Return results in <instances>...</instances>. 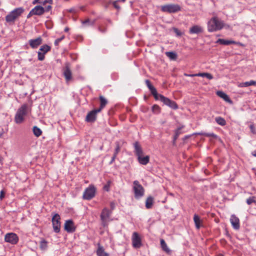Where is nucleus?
<instances>
[{
    "instance_id": "nucleus-1",
    "label": "nucleus",
    "mask_w": 256,
    "mask_h": 256,
    "mask_svg": "<svg viewBox=\"0 0 256 256\" xmlns=\"http://www.w3.org/2000/svg\"><path fill=\"white\" fill-rule=\"evenodd\" d=\"M224 26V22L216 16L212 18L208 22V30L209 32H216Z\"/></svg>"
},
{
    "instance_id": "nucleus-2",
    "label": "nucleus",
    "mask_w": 256,
    "mask_h": 256,
    "mask_svg": "<svg viewBox=\"0 0 256 256\" xmlns=\"http://www.w3.org/2000/svg\"><path fill=\"white\" fill-rule=\"evenodd\" d=\"M24 12V9L21 7L14 9L6 16V22L9 23H14L15 20L18 18Z\"/></svg>"
},
{
    "instance_id": "nucleus-3",
    "label": "nucleus",
    "mask_w": 256,
    "mask_h": 256,
    "mask_svg": "<svg viewBox=\"0 0 256 256\" xmlns=\"http://www.w3.org/2000/svg\"><path fill=\"white\" fill-rule=\"evenodd\" d=\"M28 112V105L26 104L22 105L18 110L14 117L16 123L20 124L22 122L24 117Z\"/></svg>"
},
{
    "instance_id": "nucleus-4",
    "label": "nucleus",
    "mask_w": 256,
    "mask_h": 256,
    "mask_svg": "<svg viewBox=\"0 0 256 256\" xmlns=\"http://www.w3.org/2000/svg\"><path fill=\"white\" fill-rule=\"evenodd\" d=\"M160 10L164 12L176 13L180 11L181 7L178 4H170L161 6Z\"/></svg>"
},
{
    "instance_id": "nucleus-5",
    "label": "nucleus",
    "mask_w": 256,
    "mask_h": 256,
    "mask_svg": "<svg viewBox=\"0 0 256 256\" xmlns=\"http://www.w3.org/2000/svg\"><path fill=\"white\" fill-rule=\"evenodd\" d=\"M133 184L134 197L136 199H139L144 195V189L138 180H134Z\"/></svg>"
},
{
    "instance_id": "nucleus-6",
    "label": "nucleus",
    "mask_w": 256,
    "mask_h": 256,
    "mask_svg": "<svg viewBox=\"0 0 256 256\" xmlns=\"http://www.w3.org/2000/svg\"><path fill=\"white\" fill-rule=\"evenodd\" d=\"M96 192V188L94 186V185H90L84 190L82 195V198L85 200H90L94 197Z\"/></svg>"
},
{
    "instance_id": "nucleus-7",
    "label": "nucleus",
    "mask_w": 256,
    "mask_h": 256,
    "mask_svg": "<svg viewBox=\"0 0 256 256\" xmlns=\"http://www.w3.org/2000/svg\"><path fill=\"white\" fill-rule=\"evenodd\" d=\"M112 214V211L108 208H104L101 212L100 218L102 221V224L103 226H108L110 218Z\"/></svg>"
},
{
    "instance_id": "nucleus-8",
    "label": "nucleus",
    "mask_w": 256,
    "mask_h": 256,
    "mask_svg": "<svg viewBox=\"0 0 256 256\" xmlns=\"http://www.w3.org/2000/svg\"><path fill=\"white\" fill-rule=\"evenodd\" d=\"M52 9V6L48 5L45 8L40 6H36L32 9V12L34 15L41 16L45 12H48Z\"/></svg>"
},
{
    "instance_id": "nucleus-9",
    "label": "nucleus",
    "mask_w": 256,
    "mask_h": 256,
    "mask_svg": "<svg viewBox=\"0 0 256 256\" xmlns=\"http://www.w3.org/2000/svg\"><path fill=\"white\" fill-rule=\"evenodd\" d=\"M51 47L48 44L42 46L38 52V58L39 60L42 61L44 59L45 54L50 51Z\"/></svg>"
},
{
    "instance_id": "nucleus-10",
    "label": "nucleus",
    "mask_w": 256,
    "mask_h": 256,
    "mask_svg": "<svg viewBox=\"0 0 256 256\" xmlns=\"http://www.w3.org/2000/svg\"><path fill=\"white\" fill-rule=\"evenodd\" d=\"M60 218L58 214H56L52 218V223L54 230L55 232L58 233L60 230Z\"/></svg>"
},
{
    "instance_id": "nucleus-11",
    "label": "nucleus",
    "mask_w": 256,
    "mask_h": 256,
    "mask_svg": "<svg viewBox=\"0 0 256 256\" xmlns=\"http://www.w3.org/2000/svg\"><path fill=\"white\" fill-rule=\"evenodd\" d=\"M132 246L134 248H140L142 245L141 238L136 232L132 234Z\"/></svg>"
},
{
    "instance_id": "nucleus-12",
    "label": "nucleus",
    "mask_w": 256,
    "mask_h": 256,
    "mask_svg": "<svg viewBox=\"0 0 256 256\" xmlns=\"http://www.w3.org/2000/svg\"><path fill=\"white\" fill-rule=\"evenodd\" d=\"M160 100L164 104L174 110H176L178 108V106L175 102L170 100L168 98H166L164 96H160Z\"/></svg>"
},
{
    "instance_id": "nucleus-13",
    "label": "nucleus",
    "mask_w": 256,
    "mask_h": 256,
    "mask_svg": "<svg viewBox=\"0 0 256 256\" xmlns=\"http://www.w3.org/2000/svg\"><path fill=\"white\" fill-rule=\"evenodd\" d=\"M4 240L6 242L15 244H17L18 241V237L14 233H8L5 235Z\"/></svg>"
},
{
    "instance_id": "nucleus-14",
    "label": "nucleus",
    "mask_w": 256,
    "mask_h": 256,
    "mask_svg": "<svg viewBox=\"0 0 256 256\" xmlns=\"http://www.w3.org/2000/svg\"><path fill=\"white\" fill-rule=\"evenodd\" d=\"M63 74L66 82H68L72 80V73L70 70V65L68 63L66 64L65 66L63 68Z\"/></svg>"
},
{
    "instance_id": "nucleus-15",
    "label": "nucleus",
    "mask_w": 256,
    "mask_h": 256,
    "mask_svg": "<svg viewBox=\"0 0 256 256\" xmlns=\"http://www.w3.org/2000/svg\"><path fill=\"white\" fill-rule=\"evenodd\" d=\"M42 43V39L41 36L36 38L30 39L28 40V44L32 49L37 48Z\"/></svg>"
},
{
    "instance_id": "nucleus-16",
    "label": "nucleus",
    "mask_w": 256,
    "mask_h": 256,
    "mask_svg": "<svg viewBox=\"0 0 256 256\" xmlns=\"http://www.w3.org/2000/svg\"><path fill=\"white\" fill-rule=\"evenodd\" d=\"M100 111H98L97 109L94 110L89 112L86 116V120L87 122H94L96 118V114Z\"/></svg>"
},
{
    "instance_id": "nucleus-17",
    "label": "nucleus",
    "mask_w": 256,
    "mask_h": 256,
    "mask_svg": "<svg viewBox=\"0 0 256 256\" xmlns=\"http://www.w3.org/2000/svg\"><path fill=\"white\" fill-rule=\"evenodd\" d=\"M64 230L68 232H72L75 231L76 228L72 220L66 221L64 224Z\"/></svg>"
},
{
    "instance_id": "nucleus-18",
    "label": "nucleus",
    "mask_w": 256,
    "mask_h": 256,
    "mask_svg": "<svg viewBox=\"0 0 256 256\" xmlns=\"http://www.w3.org/2000/svg\"><path fill=\"white\" fill-rule=\"evenodd\" d=\"M230 222L234 228L236 230L240 228V220L235 215H232L230 218Z\"/></svg>"
},
{
    "instance_id": "nucleus-19",
    "label": "nucleus",
    "mask_w": 256,
    "mask_h": 256,
    "mask_svg": "<svg viewBox=\"0 0 256 256\" xmlns=\"http://www.w3.org/2000/svg\"><path fill=\"white\" fill-rule=\"evenodd\" d=\"M194 221L196 229L199 230L201 227L204 226L203 220L200 219V217L198 214H195L194 215Z\"/></svg>"
},
{
    "instance_id": "nucleus-20",
    "label": "nucleus",
    "mask_w": 256,
    "mask_h": 256,
    "mask_svg": "<svg viewBox=\"0 0 256 256\" xmlns=\"http://www.w3.org/2000/svg\"><path fill=\"white\" fill-rule=\"evenodd\" d=\"M202 32H203L202 28L200 26H198V25H195V26H192V28H190V30H189V32L190 34H198Z\"/></svg>"
},
{
    "instance_id": "nucleus-21",
    "label": "nucleus",
    "mask_w": 256,
    "mask_h": 256,
    "mask_svg": "<svg viewBox=\"0 0 256 256\" xmlns=\"http://www.w3.org/2000/svg\"><path fill=\"white\" fill-rule=\"evenodd\" d=\"M216 43L220 44L222 45H230L231 44H240V42H236L234 40H226L224 39L219 38L216 42Z\"/></svg>"
},
{
    "instance_id": "nucleus-22",
    "label": "nucleus",
    "mask_w": 256,
    "mask_h": 256,
    "mask_svg": "<svg viewBox=\"0 0 256 256\" xmlns=\"http://www.w3.org/2000/svg\"><path fill=\"white\" fill-rule=\"evenodd\" d=\"M134 152L138 157L142 155L143 152L141 146L138 142H136L134 144Z\"/></svg>"
},
{
    "instance_id": "nucleus-23",
    "label": "nucleus",
    "mask_w": 256,
    "mask_h": 256,
    "mask_svg": "<svg viewBox=\"0 0 256 256\" xmlns=\"http://www.w3.org/2000/svg\"><path fill=\"white\" fill-rule=\"evenodd\" d=\"M98 248L96 250V254L98 256H109V254L105 252L102 246L98 244Z\"/></svg>"
},
{
    "instance_id": "nucleus-24",
    "label": "nucleus",
    "mask_w": 256,
    "mask_h": 256,
    "mask_svg": "<svg viewBox=\"0 0 256 256\" xmlns=\"http://www.w3.org/2000/svg\"><path fill=\"white\" fill-rule=\"evenodd\" d=\"M138 160L140 164L146 165L150 161V156H143L142 155L138 157Z\"/></svg>"
},
{
    "instance_id": "nucleus-25",
    "label": "nucleus",
    "mask_w": 256,
    "mask_h": 256,
    "mask_svg": "<svg viewBox=\"0 0 256 256\" xmlns=\"http://www.w3.org/2000/svg\"><path fill=\"white\" fill-rule=\"evenodd\" d=\"M100 106L99 108H97L98 111H100V112L101 110L106 106L108 103V101L106 100L102 96H100Z\"/></svg>"
},
{
    "instance_id": "nucleus-26",
    "label": "nucleus",
    "mask_w": 256,
    "mask_h": 256,
    "mask_svg": "<svg viewBox=\"0 0 256 256\" xmlns=\"http://www.w3.org/2000/svg\"><path fill=\"white\" fill-rule=\"evenodd\" d=\"M150 91L152 94L154 96L156 100H160V96H163L162 95L160 94H158L154 86L150 89Z\"/></svg>"
},
{
    "instance_id": "nucleus-27",
    "label": "nucleus",
    "mask_w": 256,
    "mask_h": 256,
    "mask_svg": "<svg viewBox=\"0 0 256 256\" xmlns=\"http://www.w3.org/2000/svg\"><path fill=\"white\" fill-rule=\"evenodd\" d=\"M160 246L162 247V250L165 252L167 254H170V250L168 248L166 244V243L165 241L163 239H161L160 240Z\"/></svg>"
},
{
    "instance_id": "nucleus-28",
    "label": "nucleus",
    "mask_w": 256,
    "mask_h": 256,
    "mask_svg": "<svg viewBox=\"0 0 256 256\" xmlns=\"http://www.w3.org/2000/svg\"><path fill=\"white\" fill-rule=\"evenodd\" d=\"M216 94L218 96H220V98L224 99L225 101L228 102H230V98L228 97V96L224 92H223L218 91L216 92Z\"/></svg>"
},
{
    "instance_id": "nucleus-29",
    "label": "nucleus",
    "mask_w": 256,
    "mask_h": 256,
    "mask_svg": "<svg viewBox=\"0 0 256 256\" xmlns=\"http://www.w3.org/2000/svg\"><path fill=\"white\" fill-rule=\"evenodd\" d=\"M154 204V198L152 196H148L146 202V208L149 209L152 208Z\"/></svg>"
},
{
    "instance_id": "nucleus-30",
    "label": "nucleus",
    "mask_w": 256,
    "mask_h": 256,
    "mask_svg": "<svg viewBox=\"0 0 256 256\" xmlns=\"http://www.w3.org/2000/svg\"><path fill=\"white\" fill-rule=\"evenodd\" d=\"M165 54L171 60H176L178 57L177 54L173 52H167Z\"/></svg>"
},
{
    "instance_id": "nucleus-31",
    "label": "nucleus",
    "mask_w": 256,
    "mask_h": 256,
    "mask_svg": "<svg viewBox=\"0 0 256 256\" xmlns=\"http://www.w3.org/2000/svg\"><path fill=\"white\" fill-rule=\"evenodd\" d=\"M32 132L34 135L36 137L40 136L42 134V130L36 126L33 127Z\"/></svg>"
},
{
    "instance_id": "nucleus-32",
    "label": "nucleus",
    "mask_w": 256,
    "mask_h": 256,
    "mask_svg": "<svg viewBox=\"0 0 256 256\" xmlns=\"http://www.w3.org/2000/svg\"><path fill=\"white\" fill-rule=\"evenodd\" d=\"M216 122L220 125L224 126L226 124V121L222 117H216L215 118Z\"/></svg>"
},
{
    "instance_id": "nucleus-33",
    "label": "nucleus",
    "mask_w": 256,
    "mask_h": 256,
    "mask_svg": "<svg viewBox=\"0 0 256 256\" xmlns=\"http://www.w3.org/2000/svg\"><path fill=\"white\" fill-rule=\"evenodd\" d=\"M115 144H116V148L114 150V155L117 156L118 154L119 153V152L120 150V142H116Z\"/></svg>"
},
{
    "instance_id": "nucleus-34",
    "label": "nucleus",
    "mask_w": 256,
    "mask_h": 256,
    "mask_svg": "<svg viewBox=\"0 0 256 256\" xmlns=\"http://www.w3.org/2000/svg\"><path fill=\"white\" fill-rule=\"evenodd\" d=\"M47 244H48V242L46 240H42L40 242V248L42 250H46L48 246Z\"/></svg>"
},
{
    "instance_id": "nucleus-35",
    "label": "nucleus",
    "mask_w": 256,
    "mask_h": 256,
    "mask_svg": "<svg viewBox=\"0 0 256 256\" xmlns=\"http://www.w3.org/2000/svg\"><path fill=\"white\" fill-rule=\"evenodd\" d=\"M180 129L181 128H178L176 130V132H175V135L174 136V144L175 143V142L176 140V139L178 138L179 135L180 134Z\"/></svg>"
},
{
    "instance_id": "nucleus-36",
    "label": "nucleus",
    "mask_w": 256,
    "mask_h": 256,
    "mask_svg": "<svg viewBox=\"0 0 256 256\" xmlns=\"http://www.w3.org/2000/svg\"><path fill=\"white\" fill-rule=\"evenodd\" d=\"M255 199H256L255 196L250 197L248 198L246 200L247 204L248 205H250L253 202L256 203V200Z\"/></svg>"
},
{
    "instance_id": "nucleus-37",
    "label": "nucleus",
    "mask_w": 256,
    "mask_h": 256,
    "mask_svg": "<svg viewBox=\"0 0 256 256\" xmlns=\"http://www.w3.org/2000/svg\"><path fill=\"white\" fill-rule=\"evenodd\" d=\"M152 110L154 112L160 113V107L156 104H154L152 107Z\"/></svg>"
},
{
    "instance_id": "nucleus-38",
    "label": "nucleus",
    "mask_w": 256,
    "mask_h": 256,
    "mask_svg": "<svg viewBox=\"0 0 256 256\" xmlns=\"http://www.w3.org/2000/svg\"><path fill=\"white\" fill-rule=\"evenodd\" d=\"M94 21H90L89 19H87L82 22L84 24H86L88 26H92L94 24Z\"/></svg>"
},
{
    "instance_id": "nucleus-39",
    "label": "nucleus",
    "mask_w": 256,
    "mask_h": 256,
    "mask_svg": "<svg viewBox=\"0 0 256 256\" xmlns=\"http://www.w3.org/2000/svg\"><path fill=\"white\" fill-rule=\"evenodd\" d=\"M204 135L206 137H212L214 138H216L218 136L214 133H204Z\"/></svg>"
},
{
    "instance_id": "nucleus-40",
    "label": "nucleus",
    "mask_w": 256,
    "mask_h": 256,
    "mask_svg": "<svg viewBox=\"0 0 256 256\" xmlns=\"http://www.w3.org/2000/svg\"><path fill=\"white\" fill-rule=\"evenodd\" d=\"M110 183L111 182L109 180L107 182V184L104 186L103 188L104 190L106 192H108L110 190Z\"/></svg>"
},
{
    "instance_id": "nucleus-41",
    "label": "nucleus",
    "mask_w": 256,
    "mask_h": 256,
    "mask_svg": "<svg viewBox=\"0 0 256 256\" xmlns=\"http://www.w3.org/2000/svg\"><path fill=\"white\" fill-rule=\"evenodd\" d=\"M64 38V36H62L61 38H57L55 40L54 44L55 46H57L58 45L59 43Z\"/></svg>"
},
{
    "instance_id": "nucleus-42",
    "label": "nucleus",
    "mask_w": 256,
    "mask_h": 256,
    "mask_svg": "<svg viewBox=\"0 0 256 256\" xmlns=\"http://www.w3.org/2000/svg\"><path fill=\"white\" fill-rule=\"evenodd\" d=\"M238 86L239 88L242 87H247L248 86V82H240L238 84Z\"/></svg>"
},
{
    "instance_id": "nucleus-43",
    "label": "nucleus",
    "mask_w": 256,
    "mask_h": 256,
    "mask_svg": "<svg viewBox=\"0 0 256 256\" xmlns=\"http://www.w3.org/2000/svg\"><path fill=\"white\" fill-rule=\"evenodd\" d=\"M118 2H120V0H115L112 3L114 6L117 10H120V6L118 4Z\"/></svg>"
},
{
    "instance_id": "nucleus-44",
    "label": "nucleus",
    "mask_w": 256,
    "mask_h": 256,
    "mask_svg": "<svg viewBox=\"0 0 256 256\" xmlns=\"http://www.w3.org/2000/svg\"><path fill=\"white\" fill-rule=\"evenodd\" d=\"M250 128L251 132L254 134H256V130L254 124H250Z\"/></svg>"
},
{
    "instance_id": "nucleus-45",
    "label": "nucleus",
    "mask_w": 256,
    "mask_h": 256,
    "mask_svg": "<svg viewBox=\"0 0 256 256\" xmlns=\"http://www.w3.org/2000/svg\"><path fill=\"white\" fill-rule=\"evenodd\" d=\"M146 84L149 90L153 86L151 84L150 82L148 80H146Z\"/></svg>"
},
{
    "instance_id": "nucleus-46",
    "label": "nucleus",
    "mask_w": 256,
    "mask_h": 256,
    "mask_svg": "<svg viewBox=\"0 0 256 256\" xmlns=\"http://www.w3.org/2000/svg\"><path fill=\"white\" fill-rule=\"evenodd\" d=\"M205 77L209 80H212L213 78V76L209 73L206 72Z\"/></svg>"
},
{
    "instance_id": "nucleus-47",
    "label": "nucleus",
    "mask_w": 256,
    "mask_h": 256,
    "mask_svg": "<svg viewBox=\"0 0 256 256\" xmlns=\"http://www.w3.org/2000/svg\"><path fill=\"white\" fill-rule=\"evenodd\" d=\"M174 32L178 36H180L182 35V33L178 29V28H174Z\"/></svg>"
},
{
    "instance_id": "nucleus-48",
    "label": "nucleus",
    "mask_w": 256,
    "mask_h": 256,
    "mask_svg": "<svg viewBox=\"0 0 256 256\" xmlns=\"http://www.w3.org/2000/svg\"><path fill=\"white\" fill-rule=\"evenodd\" d=\"M248 86H256V81H254V80H250V82H248Z\"/></svg>"
},
{
    "instance_id": "nucleus-49",
    "label": "nucleus",
    "mask_w": 256,
    "mask_h": 256,
    "mask_svg": "<svg viewBox=\"0 0 256 256\" xmlns=\"http://www.w3.org/2000/svg\"><path fill=\"white\" fill-rule=\"evenodd\" d=\"M206 72H203V73H198L196 74V76H202V77H205Z\"/></svg>"
},
{
    "instance_id": "nucleus-50",
    "label": "nucleus",
    "mask_w": 256,
    "mask_h": 256,
    "mask_svg": "<svg viewBox=\"0 0 256 256\" xmlns=\"http://www.w3.org/2000/svg\"><path fill=\"white\" fill-rule=\"evenodd\" d=\"M116 156H115V155H114V154H113V156H112V160H110V164H112V163L114 162V160H116Z\"/></svg>"
},
{
    "instance_id": "nucleus-51",
    "label": "nucleus",
    "mask_w": 256,
    "mask_h": 256,
    "mask_svg": "<svg viewBox=\"0 0 256 256\" xmlns=\"http://www.w3.org/2000/svg\"><path fill=\"white\" fill-rule=\"evenodd\" d=\"M184 75L186 76H190V77H194V76H196V74H184Z\"/></svg>"
},
{
    "instance_id": "nucleus-52",
    "label": "nucleus",
    "mask_w": 256,
    "mask_h": 256,
    "mask_svg": "<svg viewBox=\"0 0 256 256\" xmlns=\"http://www.w3.org/2000/svg\"><path fill=\"white\" fill-rule=\"evenodd\" d=\"M32 15H34V14L32 12V10L30 11L29 14L27 16V18H28L30 16H32Z\"/></svg>"
},
{
    "instance_id": "nucleus-53",
    "label": "nucleus",
    "mask_w": 256,
    "mask_h": 256,
    "mask_svg": "<svg viewBox=\"0 0 256 256\" xmlns=\"http://www.w3.org/2000/svg\"><path fill=\"white\" fill-rule=\"evenodd\" d=\"M47 4H48V3L47 2H46V1L45 0H40V4H41L42 6H45Z\"/></svg>"
},
{
    "instance_id": "nucleus-54",
    "label": "nucleus",
    "mask_w": 256,
    "mask_h": 256,
    "mask_svg": "<svg viewBox=\"0 0 256 256\" xmlns=\"http://www.w3.org/2000/svg\"><path fill=\"white\" fill-rule=\"evenodd\" d=\"M40 0H34L32 2V4H40Z\"/></svg>"
},
{
    "instance_id": "nucleus-55",
    "label": "nucleus",
    "mask_w": 256,
    "mask_h": 256,
    "mask_svg": "<svg viewBox=\"0 0 256 256\" xmlns=\"http://www.w3.org/2000/svg\"><path fill=\"white\" fill-rule=\"evenodd\" d=\"M4 192L3 190H2L0 192V198L2 199L4 197Z\"/></svg>"
},
{
    "instance_id": "nucleus-56",
    "label": "nucleus",
    "mask_w": 256,
    "mask_h": 256,
    "mask_svg": "<svg viewBox=\"0 0 256 256\" xmlns=\"http://www.w3.org/2000/svg\"><path fill=\"white\" fill-rule=\"evenodd\" d=\"M46 2H47L48 4V5L51 6L52 4V0H45Z\"/></svg>"
},
{
    "instance_id": "nucleus-57",
    "label": "nucleus",
    "mask_w": 256,
    "mask_h": 256,
    "mask_svg": "<svg viewBox=\"0 0 256 256\" xmlns=\"http://www.w3.org/2000/svg\"><path fill=\"white\" fill-rule=\"evenodd\" d=\"M252 155L254 156H256V150L253 152Z\"/></svg>"
},
{
    "instance_id": "nucleus-58",
    "label": "nucleus",
    "mask_w": 256,
    "mask_h": 256,
    "mask_svg": "<svg viewBox=\"0 0 256 256\" xmlns=\"http://www.w3.org/2000/svg\"><path fill=\"white\" fill-rule=\"evenodd\" d=\"M69 30V28H64V32H66Z\"/></svg>"
},
{
    "instance_id": "nucleus-59",
    "label": "nucleus",
    "mask_w": 256,
    "mask_h": 256,
    "mask_svg": "<svg viewBox=\"0 0 256 256\" xmlns=\"http://www.w3.org/2000/svg\"><path fill=\"white\" fill-rule=\"evenodd\" d=\"M122 2H124L126 1V0H122Z\"/></svg>"
}]
</instances>
